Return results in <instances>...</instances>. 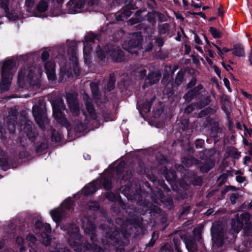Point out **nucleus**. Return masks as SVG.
Returning <instances> with one entry per match:
<instances>
[{
  "label": "nucleus",
  "instance_id": "nucleus-58",
  "mask_svg": "<svg viewBox=\"0 0 252 252\" xmlns=\"http://www.w3.org/2000/svg\"><path fill=\"white\" fill-rule=\"evenodd\" d=\"M61 139V135L59 133L56 132L55 131L53 132L52 135V139L53 141L58 142L60 141Z\"/></svg>",
  "mask_w": 252,
  "mask_h": 252
},
{
  "label": "nucleus",
  "instance_id": "nucleus-36",
  "mask_svg": "<svg viewBox=\"0 0 252 252\" xmlns=\"http://www.w3.org/2000/svg\"><path fill=\"white\" fill-rule=\"evenodd\" d=\"M209 31L214 38H220L222 36L221 32L217 30L216 28L213 27H210Z\"/></svg>",
  "mask_w": 252,
  "mask_h": 252
},
{
  "label": "nucleus",
  "instance_id": "nucleus-4",
  "mask_svg": "<svg viewBox=\"0 0 252 252\" xmlns=\"http://www.w3.org/2000/svg\"><path fill=\"white\" fill-rule=\"evenodd\" d=\"M34 71L32 68L29 67L26 69L22 67L18 71L17 85L19 88L26 89L32 85Z\"/></svg>",
  "mask_w": 252,
  "mask_h": 252
},
{
  "label": "nucleus",
  "instance_id": "nucleus-7",
  "mask_svg": "<svg viewBox=\"0 0 252 252\" xmlns=\"http://www.w3.org/2000/svg\"><path fill=\"white\" fill-rule=\"evenodd\" d=\"M212 240L219 247L223 243V232L221 226L219 223H214L211 229Z\"/></svg>",
  "mask_w": 252,
  "mask_h": 252
},
{
  "label": "nucleus",
  "instance_id": "nucleus-27",
  "mask_svg": "<svg viewBox=\"0 0 252 252\" xmlns=\"http://www.w3.org/2000/svg\"><path fill=\"white\" fill-rule=\"evenodd\" d=\"M186 72L183 69H180L176 74V76L174 81V84L176 86V89L183 83L184 80V77Z\"/></svg>",
  "mask_w": 252,
  "mask_h": 252
},
{
  "label": "nucleus",
  "instance_id": "nucleus-6",
  "mask_svg": "<svg viewBox=\"0 0 252 252\" xmlns=\"http://www.w3.org/2000/svg\"><path fill=\"white\" fill-rule=\"evenodd\" d=\"M143 41V36L141 32H137L133 33L127 44L126 47H124L129 53L132 54H138V48H141Z\"/></svg>",
  "mask_w": 252,
  "mask_h": 252
},
{
  "label": "nucleus",
  "instance_id": "nucleus-22",
  "mask_svg": "<svg viewBox=\"0 0 252 252\" xmlns=\"http://www.w3.org/2000/svg\"><path fill=\"white\" fill-rule=\"evenodd\" d=\"M163 85L164 87L162 92L165 95H166L168 97H170L174 94L175 90L177 89L174 83H168Z\"/></svg>",
  "mask_w": 252,
  "mask_h": 252
},
{
  "label": "nucleus",
  "instance_id": "nucleus-13",
  "mask_svg": "<svg viewBox=\"0 0 252 252\" xmlns=\"http://www.w3.org/2000/svg\"><path fill=\"white\" fill-rule=\"evenodd\" d=\"M21 126V129H23L26 133L30 140L33 141L36 136V133L32 130V123L27 118H25L24 120H23Z\"/></svg>",
  "mask_w": 252,
  "mask_h": 252
},
{
  "label": "nucleus",
  "instance_id": "nucleus-50",
  "mask_svg": "<svg viewBox=\"0 0 252 252\" xmlns=\"http://www.w3.org/2000/svg\"><path fill=\"white\" fill-rule=\"evenodd\" d=\"M44 63V68L46 70V71H51L54 70V64L52 62L46 61Z\"/></svg>",
  "mask_w": 252,
  "mask_h": 252
},
{
  "label": "nucleus",
  "instance_id": "nucleus-40",
  "mask_svg": "<svg viewBox=\"0 0 252 252\" xmlns=\"http://www.w3.org/2000/svg\"><path fill=\"white\" fill-rule=\"evenodd\" d=\"M173 83V79L172 78H170V74L168 73H164L161 80V83L162 85Z\"/></svg>",
  "mask_w": 252,
  "mask_h": 252
},
{
  "label": "nucleus",
  "instance_id": "nucleus-17",
  "mask_svg": "<svg viewBox=\"0 0 252 252\" xmlns=\"http://www.w3.org/2000/svg\"><path fill=\"white\" fill-rule=\"evenodd\" d=\"M36 233H46L48 234L51 232V227L48 223H43L41 221L38 220L35 223Z\"/></svg>",
  "mask_w": 252,
  "mask_h": 252
},
{
  "label": "nucleus",
  "instance_id": "nucleus-32",
  "mask_svg": "<svg viewBox=\"0 0 252 252\" xmlns=\"http://www.w3.org/2000/svg\"><path fill=\"white\" fill-rule=\"evenodd\" d=\"M116 79L115 76L110 74L109 78L107 84V90L110 92L113 90L115 87Z\"/></svg>",
  "mask_w": 252,
  "mask_h": 252
},
{
  "label": "nucleus",
  "instance_id": "nucleus-21",
  "mask_svg": "<svg viewBox=\"0 0 252 252\" xmlns=\"http://www.w3.org/2000/svg\"><path fill=\"white\" fill-rule=\"evenodd\" d=\"M99 185L95 182L90 183L83 189L85 195H88L94 193L99 188Z\"/></svg>",
  "mask_w": 252,
  "mask_h": 252
},
{
  "label": "nucleus",
  "instance_id": "nucleus-43",
  "mask_svg": "<svg viewBox=\"0 0 252 252\" xmlns=\"http://www.w3.org/2000/svg\"><path fill=\"white\" fill-rule=\"evenodd\" d=\"M87 96L88 98L85 100L86 110H95L93 104H92L91 99L88 96Z\"/></svg>",
  "mask_w": 252,
  "mask_h": 252
},
{
  "label": "nucleus",
  "instance_id": "nucleus-37",
  "mask_svg": "<svg viewBox=\"0 0 252 252\" xmlns=\"http://www.w3.org/2000/svg\"><path fill=\"white\" fill-rule=\"evenodd\" d=\"M169 24L168 23H164L158 25V31L160 34H165L169 31Z\"/></svg>",
  "mask_w": 252,
  "mask_h": 252
},
{
  "label": "nucleus",
  "instance_id": "nucleus-12",
  "mask_svg": "<svg viewBox=\"0 0 252 252\" xmlns=\"http://www.w3.org/2000/svg\"><path fill=\"white\" fill-rule=\"evenodd\" d=\"M108 54L115 62H122L125 60L124 53L119 47L111 46L108 50Z\"/></svg>",
  "mask_w": 252,
  "mask_h": 252
},
{
  "label": "nucleus",
  "instance_id": "nucleus-42",
  "mask_svg": "<svg viewBox=\"0 0 252 252\" xmlns=\"http://www.w3.org/2000/svg\"><path fill=\"white\" fill-rule=\"evenodd\" d=\"M40 236L42 243L45 245L48 246L50 243L51 239L46 233H41Z\"/></svg>",
  "mask_w": 252,
  "mask_h": 252
},
{
  "label": "nucleus",
  "instance_id": "nucleus-2",
  "mask_svg": "<svg viewBox=\"0 0 252 252\" xmlns=\"http://www.w3.org/2000/svg\"><path fill=\"white\" fill-rule=\"evenodd\" d=\"M13 66L14 62L12 59L6 60L3 63L1 68V78L0 81V93L9 90L13 76L11 70Z\"/></svg>",
  "mask_w": 252,
  "mask_h": 252
},
{
  "label": "nucleus",
  "instance_id": "nucleus-57",
  "mask_svg": "<svg viewBox=\"0 0 252 252\" xmlns=\"http://www.w3.org/2000/svg\"><path fill=\"white\" fill-rule=\"evenodd\" d=\"M48 148V144L46 142H42L36 150V152H41Z\"/></svg>",
  "mask_w": 252,
  "mask_h": 252
},
{
  "label": "nucleus",
  "instance_id": "nucleus-61",
  "mask_svg": "<svg viewBox=\"0 0 252 252\" xmlns=\"http://www.w3.org/2000/svg\"><path fill=\"white\" fill-rule=\"evenodd\" d=\"M154 47V44L152 41L149 42L144 47L145 52H150L152 50Z\"/></svg>",
  "mask_w": 252,
  "mask_h": 252
},
{
  "label": "nucleus",
  "instance_id": "nucleus-64",
  "mask_svg": "<svg viewBox=\"0 0 252 252\" xmlns=\"http://www.w3.org/2000/svg\"><path fill=\"white\" fill-rule=\"evenodd\" d=\"M90 209L95 210L98 209V205L97 202H91L88 205Z\"/></svg>",
  "mask_w": 252,
  "mask_h": 252
},
{
  "label": "nucleus",
  "instance_id": "nucleus-8",
  "mask_svg": "<svg viewBox=\"0 0 252 252\" xmlns=\"http://www.w3.org/2000/svg\"><path fill=\"white\" fill-rule=\"evenodd\" d=\"M161 77V73L158 70L150 71L145 79L142 86L144 89L157 84Z\"/></svg>",
  "mask_w": 252,
  "mask_h": 252
},
{
  "label": "nucleus",
  "instance_id": "nucleus-30",
  "mask_svg": "<svg viewBox=\"0 0 252 252\" xmlns=\"http://www.w3.org/2000/svg\"><path fill=\"white\" fill-rule=\"evenodd\" d=\"M90 89L92 94L95 98H99L100 96V93L99 91V85L94 82L90 83Z\"/></svg>",
  "mask_w": 252,
  "mask_h": 252
},
{
  "label": "nucleus",
  "instance_id": "nucleus-53",
  "mask_svg": "<svg viewBox=\"0 0 252 252\" xmlns=\"http://www.w3.org/2000/svg\"><path fill=\"white\" fill-rule=\"evenodd\" d=\"M131 9L130 8L126 7V8L123 10L122 13L123 15L125 16L126 19H127L129 17H130L132 14Z\"/></svg>",
  "mask_w": 252,
  "mask_h": 252
},
{
  "label": "nucleus",
  "instance_id": "nucleus-48",
  "mask_svg": "<svg viewBox=\"0 0 252 252\" xmlns=\"http://www.w3.org/2000/svg\"><path fill=\"white\" fill-rule=\"evenodd\" d=\"M104 188L106 189H110L112 188V184L111 181L109 179L104 178L102 181Z\"/></svg>",
  "mask_w": 252,
  "mask_h": 252
},
{
  "label": "nucleus",
  "instance_id": "nucleus-31",
  "mask_svg": "<svg viewBox=\"0 0 252 252\" xmlns=\"http://www.w3.org/2000/svg\"><path fill=\"white\" fill-rule=\"evenodd\" d=\"M32 110H47L45 101L43 100L39 99L38 102L33 106Z\"/></svg>",
  "mask_w": 252,
  "mask_h": 252
},
{
  "label": "nucleus",
  "instance_id": "nucleus-11",
  "mask_svg": "<svg viewBox=\"0 0 252 252\" xmlns=\"http://www.w3.org/2000/svg\"><path fill=\"white\" fill-rule=\"evenodd\" d=\"M66 99L69 110H84L83 109L80 110L78 94L77 93H66Z\"/></svg>",
  "mask_w": 252,
  "mask_h": 252
},
{
  "label": "nucleus",
  "instance_id": "nucleus-28",
  "mask_svg": "<svg viewBox=\"0 0 252 252\" xmlns=\"http://www.w3.org/2000/svg\"><path fill=\"white\" fill-rule=\"evenodd\" d=\"M9 3V0H0V6L4 10L5 16L11 19L12 14L10 12Z\"/></svg>",
  "mask_w": 252,
  "mask_h": 252
},
{
  "label": "nucleus",
  "instance_id": "nucleus-16",
  "mask_svg": "<svg viewBox=\"0 0 252 252\" xmlns=\"http://www.w3.org/2000/svg\"><path fill=\"white\" fill-rule=\"evenodd\" d=\"M50 103L52 106V110H68L62 97L53 98L51 99Z\"/></svg>",
  "mask_w": 252,
  "mask_h": 252
},
{
  "label": "nucleus",
  "instance_id": "nucleus-51",
  "mask_svg": "<svg viewBox=\"0 0 252 252\" xmlns=\"http://www.w3.org/2000/svg\"><path fill=\"white\" fill-rule=\"evenodd\" d=\"M16 243L19 245L20 246V248H19V249H20V251L21 252H24L25 251V248L22 246V244H24V240L23 239V238L22 237H18L16 239Z\"/></svg>",
  "mask_w": 252,
  "mask_h": 252
},
{
  "label": "nucleus",
  "instance_id": "nucleus-20",
  "mask_svg": "<svg viewBox=\"0 0 252 252\" xmlns=\"http://www.w3.org/2000/svg\"><path fill=\"white\" fill-rule=\"evenodd\" d=\"M109 49V46H106L104 47V50L103 49L100 45L97 46L96 49V54L98 59L100 61L105 60L106 55H109L108 50Z\"/></svg>",
  "mask_w": 252,
  "mask_h": 252
},
{
  "label": "nucleus",
  "instance_id": "nucleus-10",
  "mask_svg": "<svg viewBox=\"0 0 252 252\" xmlns=\"http://www.w3.org/2000/svg\"><path fill=\"white\" fill-rule=\"evenodd\" d=\"M204 89V86L202 84H199L196 87L189 89L187 93H186L183 98L185 101L188 102H190L194 98L197 99L199 97L201 94V91Z\"/></svg>",
  "mask_w": 252,
  "mask_h": 252
},
{
  "label": "nucleus",
  "instance_id": "nucleus-1",
  "mask_svg": "<svg viewBox=\"0 0 252 252\" xmlns=\"http://www.w3.org/2000/svg\"><path fill=\"white\" fill-rule=\"evenodd\" d=\"M82 227L85 233L88 235L93 243L91 247L85 240L83 239L79 233V228L74 224H69L66 228L65 226H61L63 230H67L68 237V243L72 249L75 252H103V250L98 246L95 234V226L94 222L87 217L82 219ZM50 252H72L70 250L61 248L60 244L56 247L51 248Z\"/></svg>",
  "mask_w": 252,
  "mask_h": 252
},
{
  "label": "nucleus",
  "instance_id": "nucleus-26",
  "mask_svg": "<svg viewBox=\"0 0 252 252\" xmlns=\"http://www.w3.org/2000/svg\"><path fill=\"white\" fill-rule=\"evenodd\" d=\"M82 114L85 118V124H88L87 121H90L91 120H97L98 121H100L97 120L98 116L96 113V111H82Z\"/></svg>",
  "mask_w": 252,
  "mask_h": 252
},
{
  "label": "nucleus",
  "instance_id": "nucleus-44",
  "mask_svg": "<svg viewBox=\"0 0 252 252\" xmlns=\"http://www.w3.org/2000/svg\"><path fill=\"white\" fill-rule=\"evenodd\" d=\"M135 76L138 79H143L147 76V71L145 69L135 72Z\"/></svg>",
  "mask_w": 252,
  "mask_h": 252
},
{
  "label": "nucleus",
  "instance_id": "nucleus-25",
  "mask_svg": "<svg viewBox=\"0 0 252 252\" xmlns=\"http://www.w3.org/2000/svg\"><path fill=\"white\" fill-rule=\"evenodd\" d=\"M53 116L57 121L62 125L66 126L67 124V121L62 111H53Z\"/></svg>",
  "mask_w": 252,
  "mask_h": 252
},
{
  "label": "nucleus",
  "instance_id": "nucleus-62",
  "mask_svg": "<svg viewBox=\"0 0 252 252\" xmlns=\"http://www.w3.org/2000/svg\"><path fill=\"white\" fill-rule=\"evenodd\" d=\"M133 1V0H125L126 6L131 9H135V4L132 3Z\"/></svg>",
  "mask_w": 252,
  "mask_h": 252
},
{
  "label": "nucleus",
  "instance_id": "nucleus-45",
  "mask_svg": "<svg viewBox=\"0 0 252 252\" xmlns=\"http://www.w3.org/2000/svg\"><path fill=\"white\" fill-rule=\"evenodd\" d=\"M173 244L174 245L175 249L178 252H182L180 248V245L181 244L180 239L178 237H174L173 239Z\"/></svg>",
  "mask_w": 252,
  "mask_h": 252
},
{
  "label": "nucleus",
  "instance_id": "nucleus-19",
  "mask_svg": "<svg viewBox=\"0 0 252 252\" xmlns=\"http://www.w3.org/2000/svg\"><path fill=\"white\" fill-rule=\"evenodd\" d=\"M180 237L184 242L186 248L189 252H195L197 251L196 245L192 240L188 239L189 237V235L186 234L185 236L182 235Z\"/></svg>",
  "mask_w": 252,
  "mask_h": 252
},
{
  "label": "nucleus",
  "instance_id": "nucleus-46",
  "mask_svg": "<svg viewBox=\"0 0 252 252\" xmlns=\"http://www.w3.org/2000/svg\"><path fill=\"white\" fill-rule=\"evenodd\" d=\"M27 240L29 242V246L31 248L33 247L35 242L36 241L35 236L33 235H30L27 236Z\"/></svg>",
  "mask_w": 252,
  "mask_h": 252
},
{
  "label": "nucleus",
  "instance_id": "nucleus-14",
  "mask_svg": "<svg viewBox=\"0 0 252 252\" xmlns=\"http://www.w3.org/2000/svg\"><path fill=\"white\" fill-rule=\"evenodd\" d=\"M32 113L39 127L42 129L45 128L46 125L49 123L46 111H32Z\"/></svg>",
  "mask_w": 252,
  "mask_h": 252
},
{
  "label": "nucleus",
  "instance_id": "nucleus-49",
  "mask_svg": "<svg viewBox=\"0 0 252 252\" xmlns=\"http://www.w3.org/2000/svg\"><path fill=\"white\" fill-rule=\"evenodd\" d=\"M197 83V79L195 77H192L190 81L187 84L186 88L187 89H190L196 87Z\"/></svg>",
  "mask_w": 252,
  "mask_h": 252
},
{
  "label": "nucleus",
  "instance_id": "nucleus-56",
  "mask_svg": "<svg viewBox=\"0 0 252 252\" xmlns=\"http://www.w3.org/2000/svg\"><path fill=\"white\" fill-rule=\"evenodd\" d=\"M213 166V163H211V165H208V164H205L200 167V170L202 172H208Z\"/></svg>",
  "mask_w": 252,
  "mask_h": 252
},
{
  "label": "nucleus",
  "instance_id": "nucleus-60",
  "mask_svg": "<svg viewBox=\"0 0 252 252\" xmlns=\"http://www.w3.org/2000/svg\"><path fill=\"white\" fill-rule=\"evenodd\" d=\"M239 194L237 193H233L230 196V200L232 204H235L239 198Z\"/></svg>",
  "mask_w": 252,
  "mask_h": 252
},
{
  "label": "nucleus",
  "instance_id": "nucleus-41",
  "mask_svg": "<svg viewBox=\"0 0 252 252\" xmlns=\"http://www.w3.org/2000/svg\"><path fill=\"white\" fill-rule=\"evenodd\" d=\"M73 208V202L71 200H65L64 202H63L62 204L61 208H63V210H64V209H66L69 211L72 210Z\"/></svg>",
  "mask_w": 252,
  "mask_h": 252
},
{
  "label": "nucleus",
  "instance_id": "nucleus-24",
  "mask_svg": "<svg viewBox=\"0 0 252 252\" xmlns=\"http://www.w3.org/2000/svg\"><path fill=\"white\" fill-rule=\"evenodd\" d=\"M233 52L232 54L237 57H244L245 56V53L244 46L240 43H237L233 45Z\"/></svg>",
  "mask_w": 252,
  "mask_h": 252
},
{
  "label": "nucleus",
  "instance_id": "nucleus-35",
  "mask_svg": "<svg viewBox=\"0 0 252 252\" xmlns=\"http://www.w3.org/2000/svg\"><path fill=\"white\" fill-rule=\"evenodd\" d=\"M67 5L72 6L75 7L82 8L85 5L84 0H70L67 3Z\"/></svg>",
  "mask_w": 252,
  "mask_h": 252
},
{
  "label": "nucleus",
  "instance_id": "nucleus-38",
  "mask_svg": "<svg viewBox=\"0 0 252 252\" xmlns=\"http://www.w3.org/2000/svg\"><path fill=\"white\" fill-rule=\"evenodd\" d=\"M97 34H95L92 32H90L85 36V41L90 43H94L95 39H97Z\"/></svg>",
  "mask_w": 252,
  "mask_h": 252
},
{
  "label": "nucleus",
  "instance_id": "nucleus-29",
  "mask_svg": "<svg viewBox=\"0 0 252 252\" xmlns=\"http://www.w3.org/2000/svg\"><path fill=\"white\" fill-rule=\"evenodd\" d=\"M137 26L138 29L141 30L142 33L143 32L147 34L148 36H150L149 39H151L152 37V34L154 32L152 28L148 26H145L143 24H139Z\"/></svg>",
  "mask_w": 252,
  "mask_h": 252
},
{
  "label": "nucleus",
  "instance_id": "nucleus-52",
  "mask_svg": "<svg viewBox=\"0 0 252 252\" xmlns=\"http://www.w3.org/2000/svg\"><path fill=\"white\" fill-rule=\"evenodd\" d=\"M48 78L50 80H55L56 79V74L54 70L51 71H46Z\"/></svg>",
  "mask_w": 252,
  "mask_h": 252
},
{
  "label": "nucleus",
  "instance_id": "nucleus-9",
  "mask_svg": "<svg viewBox=\"0 0 252 252\" xmlns=\"http://www.w3.org/2000/svg\"><path fill=\"white\" fill-rule=\"evenodd\" d=\"M198 101L191 103L190 105L187 107L184 110H189L190 108V110H194L195 107L198 109H201L210 104L211 102V95H203L201 94L200 96L196 99Z\"/></svg>",
  "mask_w": 252,
  "mask_h": 252
},
{
  "label": "nucleus",
  "instance_id": "nucleus-39",
  "mask_svg": "<svg viewBox=\"0 0 252 252\" xmlns=\"http://www.w3.org/2000/svg\"><path fill=\"white\" fill-rule=\"evenodd\" d=\"M83 53L85 60H86V57L88 56V52L89 53L92 49L91 44L90 43L84 41L83 43Z\"/></svg>",
  "mask_w": 252,
  "mask_h": 252
},
{
  "label": "nucleus",
  "instance_id": "nucleus-54",
  "mask_svg": "<svg viewBox=\"0 0 252 252\" xmlns=\"http://www.w3.org/2000/svg\"><path fill=\"white\" fill-rule=\"evenodd\" d=\"M193 236L196 240L199 241L201 239V231L199 229L195 228L193 230Z\"/></svg>",
  "mask_w": 252,
  "mask_h": 252
},
{
  "label": "nucleus",
  "instance_id": "nucleus-59",
  "mask_svg": "<svg viewBox=\"0 0 252 252\" xmlns=\"http://www.w3.org/2000/svg\"><path fill=\"white\" fill-rule=\"evenodd\" d=\"M155 42L158 44V46L161 49V47H162L164 45V40L161 37H155Z\"/></svg>",
  "mask_w": 252,
  "mask_h": 252
},
{
  "label": "nucleus",
  "instance_id": "nucleus-23",
  "mask_svg": "<svg viewBox=\"0 0 252 252\" xmlns=\"http://www.w3.org/2000/svg\"><path fill=\"white\" fill-rule=\"evenodd\" d=\"M11 112L12 114L8 117L9 122L7 125V129L10 133H14L15 130V124L17 123L16 120L17 119V118L16 115L14 114L13 111H11Z\"/></svg>",
  "mask_w": 252,
  "mask_h": 252
},
{
  "label": "nucleus",
  "instance_id": "nucleus-3",
  "mask_svg": "<svg viewBox=\"0 0 252 252\" xmlns=\"http://www.w3.org/2000/svg\"><path fill=\"white\" fill-rule=\"evenodd\" d=\"M163 103L157 98L156 95L148 98H144L137 102V108L138 110H164Z\"/></svg>",
  "mask_w": 252,
  "mask_h": 252
},
{
  "label": "nucleus",
  "instance_id": "nucleus-18",
  "mask_svg": "<svg viewBox=\"0 0 252 252\" xmlns=\"http://www.w3.org/2000/svg\"><path fill=\"white\" fill-rule=\"evenodd\" d=\"M66 214V211L61 208L54 209L50 212L52 219L56 222L61 221L63 217L65 216Z\"/></svg>",
  "mask_w": 252,
  "mask_h": 252
},
{
  "label": "nucleus",
  "instance_id": "nucleus-33",
  "mask_svg": "<svg viewBox=\"0 0 252 252\" xmlns=\"http://www.w3.org/2000/svg\"><path fill=\"white\" fill-rule=\"evenodd\" d=\"M77 46L76 45H70L68 47L67 53L73 59H77Z\"/></svg>",
  "mask_w": 252,
  "mask_h": 252
},
{
  "label": "nucleus",
  "instance_id": "nucleus-55",
  "mask_svg": "<svg viewBox=\"0 0 252 252\" xmlns=\"http://www.w3.org/2000/svg\"><path fill=\"white\" fill-rule=\"evenodd\" d=\"M50 56V54L49 52L47 51H44L42 53L41 55V59L43 62H46Z\"/></svg>",
  "mask_w": 252,
  "mask_h": 252
},
{
  "label": "nucleus",
  "instance_id": "nucleus-5",
  "mask_svg": "<svg viewBox=\"0 0 252 252\" xmlns=\"http://www.w3.org/2000/svg\"><path fill=\"white\" fill-rule=\"evenodd\" d=\"M116 223L118 226H116V232H113V235L110 234L109 233H107L106 238V240L102 239V243L108 245H115V243L117 242L118 238L116 237L117 234L124 235V230H125V228L127 226L128 223V221L124 222V220L121 218H117L116 219Z\"/></svg>",
  "mask_w": 252,
  "mask_h": 252
},
{
  "label": "nucleus",
  "instance_id": "nucleus-15",
  "mask_svg": "<svg viewBox=\"0 0 252 252\" xmlns=\"http://www.w3.org/2000/svg\"><path fill=\"white\" fill-rule=\"evenodd\" d=\"M250 215L247 213H244L241 215L240 218L237 215L236 218L232 220L231 227L232 229L236 233L239 232L242 228L243 226V221L241 220L243 219H249Z\"/></svg>",
  "mask_w": 252,
  "mask_h": 252
},
{
  "label": "nucleus",
  "instance_id": "nucleus-47",
  "mask_svg": "<svg viewBox=\"0 0 252 252\" xmlns=\"http://www.w3.org/2000/svg\"><path fill=\"white\" fill-rule=\"evenodd\" d=\"M140 19L139 17H135L133 18L132 17L131 18L129 19L127 21V25L128 26H133L134 25H135L136 24H140Z\"/></svg>",
  "mask_w": 252,
  "mask_h": 252
},
{
  "label": "nucleus",
  "instance_id": "nucleus-34",
  "mask_svg": "<svg viewBox=\"0 0 252 252\" xmlns=\"http://www.w3.org/2000/svg\"><path fill=\"white\" fill-rule=\"evenodd\" d=\"M48 3L44 0H41L36 6V9L39 12H44L48 9Z\"/></svg>",
  "mask_w": 252,
  "mask_h": 252
},
{
  "label": "nucleus",
  "instance_id": "nucleus-63",
  "mask_svg": "<svg viewBox=\"0 0 252 252\" xmlns=\"http://www.w3.org/2000/svg\"><path fill=\"white\" fill-rule=\"evenodd\" d=\"M158 58L160 59L164 60L168 57V54L163 53L161 51V49L158 51Z\"/></svg>",
  "mask_w": 252,
  "mask_h": 252
}]
</instances>
